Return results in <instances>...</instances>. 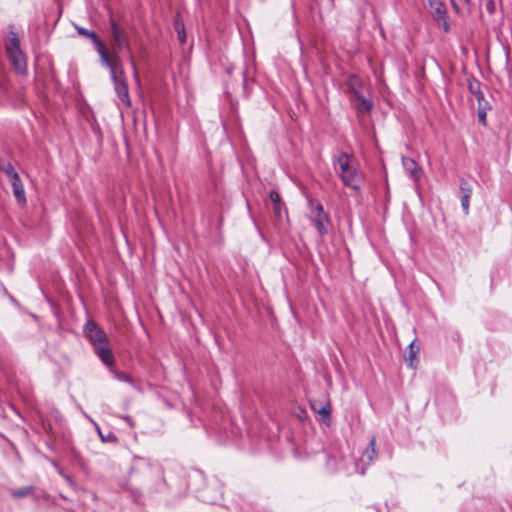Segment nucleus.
Masks as SVG:
<instances>
[{"mask_svg":"<svg viewBox=\"0 0 512 512\" xmlns=\"http://www.w3.org/2000/svg\"><path fill=\"white\" fill-rule=\"evenodd\" d=\"M433 19L441 26L444 32L450 31V19L445 4L441 0H428Z\"/></svg>","mask_w":512,"mask_h":512,"instance_id":"nucleus-7","label":"nucleus"},{"mask_svg":"<svg viewBox=\"0 0 512 512\" xmlns=\"http://www.w3.org/2000/svg\"><path fill=\"white\" fill-rule=\"evenodd\" d=\"M109 69L110 78L114 86V91L124 108L131 107L128 84L125 72L118 56L109 59V64L104 65Z\"/></svg>","mask_w":512,"mask_h":512,"instance_id":"nucleus-2","label":"nucleus"},{"mask_svg":"<svg viewBox=\"0 0 512 512\" xmlns=\"http://www.w3.org/2000/svg\"><path fill=\"white\" fill-rule=\"evenodd\" d=\"M11 186L13 189V195H14L17 203L20 205H25L27 202V199H26L24 185H23L21 179L19 178L17 180L11 181Z\"/></svg>","mask_w":512,"mask_h":512,"instance_id":"nucleus-13","label":"nucleus"},{"mask_svg":"<svg viewBox=\"0 0 512 512\" xmlns=\"http://www.w3.org/2000/svg\"><path fill=\"white\" fill-rule=\"evenodd\" d=\"M131 428H133L135 426V423L134 421L131 419L130 416L128 415H125V416H122L121 417Z\"/></svg>","mask_w":512,"mask_h":512,"instance_id":"nucleus-30","label":"nucleus"},{"mask_svg":"<svg viewBox=\"0 0 512 512\" xmlns=\"http://www.w3.org/2000/svg\"><path fill=\"white\" fill-rule=\"evenodd\" d=\"M460 192L461 196L471 197L472 195V187L466 180H461L460 182Z\"/></svg>","mask_w":512,"mask_h":512,"instance_id":"nucleus-25","label":"nucleus"},{"mask_svg":"<svg viewBox=\"0 0 512 512\" xmlns=\"http://www.w3.org/2000/svg\"><path fill=\"white\" fill-rule=\"evenodd\" d=\"M83 334L93 347L108 342V337L105 331L91 319L85 323L83 327Z\"/></svg>","mask_w":512,"mask_h":512,"instance_id":"nucleus-6","label":"nucleus"},{"mask_svg":"<svg viewBox=\"0 0 512 512\" xmlns=\"http://www.w3.org/2000/svg\"><path fill=\"white\" fill-rule=\"evenodd\" d=\"M346 85L354 96L362 93L363 82L358 76L350 75L346 81Z\"/></svg>","mask_w":512,"mask_h":512,"instance_id":"nucleus-16","label":"nucleus"},{"mask_svg":"<svg viewBox=\"0 0 512 512\" xmlns=\"http://www.w3.org/2000/svg\"><path fill=\"white\" fill-rule=\"evenodd\" d=\"M110 27H111V31H112V37L114 40V43L112 46L113 50L115 52H119L122 49L127 50V52L129 53V57H130L131 66L133 68L134 77L137 81H139V75H138V71L136 68V64L131 55V46H130V43H129L126 35L124 34V32L121 30V28L118 26V24L113 19L110 20Z\"/></svg>","mask_w":512,"mask_h":512,"instance_id":"nucleus-4","label":"nucleus"},{"mask_svg":"<svg viewBox=\"0 0 512 512\" xmlns=\"http://www.w3.org/2000/svg\"><path fill=\"white\" fill-rule=\"evenodd\" d=\"M0 171L6 174L10 182L20 178L19 174L15 170L14 166L10 162H6L0 165Z\"/></svg>","mask_w":512,"mask_h":512,"instance_id":"nucleus-20","label":"nucleus"},{"mask_svg":"<svg viewBox=\"0 0 512 512\" xmlns=\"http://www.w3.org/2000/svg\"><path fill=\"white\" fill-rule=\"evenodd\" d=\"M123 488H124V490L129 492L130 497L133 500V502L138 503L140 501V499L142 497V491L139 488L133 487L128 484L124 485Z\"/></svg>","mask_w":512,"mask_h":512,"instance_id":"nucleus-21","label":"nucleus"},{"mask_svg":"<svg viewBox=\"0 0 512 512\" xmlns=\"http://www.w3.org/2000/svg\"><path fill=\"white\" fill-rule=\"evenodd\" d=\"M317 414L320 415L321 420L327 426L331 424V405L329 402L320 406L319 410H317Z\"/></svg>","mask_w":512,"mask_h":512,"instance_id":"nucleus-18","label":"nucleus"},{"mask_svg":"<svg viewBox=\"0 0 512 512\" xmlns=\"http://www.w3.org/2000/svg\"><path fill=\"white\" fill-rule=\"evenodd\" d=\"M311 223L315 226L320 236H325L329 232L331 224L329 215L324 211V207L320 202L309 201Z\"/></svg>","mask_w":512,"mask_h":512,"instance_id":"nucleus-3","label":"nucleus"},{"mask_svg":"<svg viewBox=\"0 0 512 512\" xmlns=\"http://www.w3.org/2000/svg\"><path fill=\"white\" fill-rule=\"evenodd\" d=\"M451 5L456 12H460L468 5V0H451Z\"/></svg>","mask_w":512,"mask_h":512,"instance_id":"nucleus-26","label":"nucleus"},{"mask_svg":"<svg viewBox=\"0 0 512 512\" xmlns=\"http://www.w3.org/2000/svg\"><path fill=\"white\" fill-rule=\"evenodd\" d=\"M376 455V438L375 436H372L367 447L362 453L361 460L362 462H365L367 465H369L375 459Z\"/></svg>","mask_w":512,"mask_h":512,"instance_id":"nucleus-15","label":"nucleus"},{"mask_svg":"<svg viewBox=\"0 0 512 512\" xmlns=\"http://www.w3.org/2000/svg\"><path fill=\"white\" fill-rule=\"evenodd\" d=\"M477 100L478 107H477V115H478V121L482 125H486V116L487 112L491 110V105L487 99H485V96H482Z\"/></svg>","mask_w":512,"mask_h":512,"instance_id":"nucleus-14","label":"nucleus"},{"mask_svg":"<svg viewBox=\"0 0 512 512\" xmlns=\"http://www.w3.org/2000/svg\"><path fill=\"white\" fill-rule=\"evenodd\" d=\"M269 199L272 202L273 212L278 221L283 220L287 217L288 212L285 204L283 203L279 192L276 189H272L269 192Z\"/></svg>","mask_w":512,"mask_h":512,"instance_id":"nucleus-9","label":"nucleus"},{"mask_svg":"<svg viewBox=\"0 0 512 512\" xmlns=\"http://www.w3.org/2000/svg\"><path fill=\"white\" fill-rule=\"evenodd\" d=\"M401 162L404 170L409 174L412 180L418 181L421 179L423 176L422 168L413 158L403 156Z\"/></svg>","mask_w":512,"mask_h":512,"instance_id":"nucleus-10","label":"nucleus"},{"mask_svg":"<svg viewBox=\"0 0 512 512\" xmlns=\"http://www.w3.org/2000/svg\"><path fill=\"white\" fill-rule=\"evenodd\" d=\"M176 30H177V34H178V40L181 43H185L186 42L185 28L183 25L181 27H179L178 21H176Z\"/></svg>","mask_w":512,"mask_h":512,"instance_id":"nucleus-27","label":"nucleus"},{"mask_svg":"<svg viewBox=\"0 0 512 512\" xmlns=\"http://www.w3.org/2000/svg\"><path fill=\"white\" fill-rule=\"evenodd\" d=\"M98 358L108 367L114 365L115 359L109 343L93 347Z\"/></svg>","mask_w":512,"mask_h":512,"instance_id":"nucleus-12","label":"nucleus"},{"mask_svg":"<svg viewBox=\"0 0 512 512\" xmlns=\"http://www.w3.org/2000/svg\"><path fill=\"white\" fill-rule=\"evenodd\" d=\"M97 431H98V434H99L102 442L116 441L117 440L116 436L112 432L108 433V435H103L101 430H100V428H99V426H97Z\"/></svg>","mask_w":512,"mask_h":512,"instance_id":"nucleus-28","label":"nucleus"},{"mask_svg":"<svg viewBox=\"0 0 512 512\" xmlns=\"http://www.w3.org/2000/svg\"><path fill=\"white\" fill-rule=\"evenodd\" d=\"M151 475L154 477V483L148 488V494L154 495L164 493L168 490V485L164 477V471L161 466H151Z\"/></svg>","mask_w":512,"mask_h":512,"instance_id":"nucleus-8","label":"nucleus"},{"mask_svg":"<svg viewBox=\"0 0 512 512\" xmlns=\"http://www.w3.org/2000/svg\"><path fill=\"white\" fill-rule=\"evenodd\" d=\"M33 491H34V487L33 486H25V487H22L20 489L12 490L11 491V496L16 498V499H19V498H23V497L28 496Z\"/></svg>","mask_w":512,"mask_h":512,"instance_id":"nucleus-22","label":"nucleus"},{"mask_svg":"<svg viewBox=\"0 0 512 512\" xmlns=\"http://www.w3.org/2000/svg\"><path fill=\"white\" fill-rule=\"evenodd\" d=\"M320 406H321V405H318V403H317V402H312V403H311V409H312L314 412H316V413H317V410H319Z\"/></svg>","mask_w":512,"mask_h":512,"instance_id":"nucleus-32","label":"nucleus"},{"mask_svg":"<svg viewBox=\"0 0 512 512\" xmlns=\"http://www.w3.org/2000/svg\"><path fill=\"white\" fill-rule=\"evenodd\" d=\"M333 163L339 166L340 172L338 175L343 185L359 191L364 182V175L352 156L346 152H341L333 158Z\"/></svg>","mask_w":512,"mask_h":512,"instance_id":"nucleus-1","label":"nucleus"},{"mask_svg":"<svg viewBox=\"0 0 512 512\" xmlns=\"http://www.w3.org/2000/svg\"><path fill=\"white\" fill-rule=\"evenodd\" d=\"M469 201L470 197L461 196V207L465 215L469 213Z\"/></svg>","mask_w":512,"mask_h":512,"instance_id":"nucleus-29","label":"nucleus"},{"mask_svg":"<svg viewBox=\"0 0 512 512\" xmlns=\"http://www.w3.org/2000/svg\"><path fill=\"white\" fill-rule=\"evenodd\" d=\"M418 352H419V348L415 347V340H414L408 346V356L406 357V360L410 362V366H412L413 359L416 357Z\"/></svg>","mask_w":512,"mask_h":512,"instance_id":"nucleus-24","label":"nucleus"},{"mask_svg":"<svg viewBox=\"0 0 512 512\" xmlns=\"http://www.w3.org/2000/svg\"><path fill=\"white\" fill-rule=\"evenodd\" d=\"M74 27L79 35L87 37L92 41V43L95 47V50L97 51V53L100 57L101 64L108 65L109 59H111V58L109 57V54L106 50L104 43L99 39L97 34L93 30H89L87 28H84V27H81L78 25H74Z\"/></svg>","mask_w":512,"mask_h":512,"instance_id":"nucleus-5","label":"nucleus"},{"mask_svg":"<svg viewBox=\"0 0 512 512\" xmlns=\"http://www.w3.org/2000/svg\"><path fill=\"white\" fill-rule=\"evenodd\" d=\"M15 71L20 75L27 74V60L22 50L8 53Z\"/></svg>","mask_w":512,"mask_h":512,"instance_id":"nucleus-11","label":"nucleus"},{"mask_svg":"<svg viewBox=\"0 0 512 512\" xmlns=\"http://www.w3.org/2000/svg\"><path fill=\"white\" fill-rule=\"evenodd\" d=\"M468 90L472 95L475 96L476 99L484 96V93L481 90V83L474 77L467 78Z\"/></svg>","mask_w":512,"mask_h":512,"instance_id":"nucleus-17","label":"nucleus"},{"mask_svg":"<svg viewBox=\"0 0 512 512\" xmlns=\"http://www.w3.org/2000/svg\"><path fill=\"white\" fill-rule=\"evenodd\" d=\"M355 98L357 100V109L359 111H364V112L369 113L372 110V107H373L372 102L369 99L365 98L363 93L355 96Z\"/></svg>","mask_w":512,"mask_h":512,"instance_id":"nucleus-19","label":"nucleus"},{"mask_svg":"<svg viewBox=\"0 0 512 512\" xmlns=\"http://www.w3.org/2000/svg\"><path fill=\"white\" fill-rule=\"evenodd\" d=\"M119 379H120L121 381H124V382H127V383H132V379H131V377H130V376H128V375H124V374H123V375H121V376L119 377Z\"/></svg>","mask_w":512,"mask_h":512,"instance_id":"nucleus-31","label":"nucleus"},{"mask_svg":"<svg viewBox=\"0 0 512 512\" xmlns=\"http://www.w3.org/2000/svg\"><path fill=\"white\" fill-rule=\"evenodd\" d=\"M7 53L20 51V42L17 34H13V36L9 39V43L6 46Z\"/></svg>","mask_w":512,"mask_h":512,"instance_id":"nucleus-23","label":"nucleus"}]
</instances>
